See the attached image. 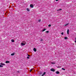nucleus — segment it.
Returning a JSON list of instances; mask_svg holds the SVG:
<instances>
[{
	"mask_svg": "<svg viewBox=\"0 0 76 76\" xmlns=\"http://www.w3.org/2000/svg\"><path fill=\"white\" fill-rule=\"evenodd\" d=\"M27 56H28V57H31V56H30V55H28V54H27Z\"/></svg>",
	"mask_w": 76,
	"mask_h": 76,
	"instance_id": "bb28decb",
	"label": "nucleus"
},
{
	"mask_svg": "<svg viewBox=\"0 0 76 76\" xmlns=\"http://www.w3.org/2000/svg\"><path fill=\"white\" fill-rule=\"evenodd\" d=\"M61 67V66H59L57 67V68H60Z\"/></svg>",
	"mask_w": 76,
	"mask_h": 76,
	"instance_id": "2eb2a0df",
	"label": "nucleus"
},
{
	"mask_svg": "<svg viewBox=\"0 0 76 76\" xmlns=\"http://www.w3.org/2000/svg\"><path fill=\"white\" fill-rule=\"evenodd\" d=\"M23 43H25V44H26V42H25V41H23Z\"/></svg>",
	"mask_w": 76,
	"mask_h": 76,
	"instance_id": "aec40b11",
	"label": "nucleus"
},
{
	"mask_svg": "<svg viewBox=\"0 0 76 76\" xmlns=\"http://www.w3.org/2000/svg\"><path fill=\"white\" fill-rule=\"evenodd\" d=\"M51 24H49L48 25V26L49 27H50V26H51Z\"/></svg>",
	"mask_w": 76,
	"mask_h": 76,
	"instance_id": "412c9836",
	"label": "nucleus"
},
{
	"mask_svg": "<svg viewBox=\"0 0 76 76\" xmlns=\"http://www.w3.org/2000/svg\"><path fill=\"white\" fill-rule=\"evenodd\" d=\"M14 55H15V53H13L11 54V56H14Z\"/></svg>",
	"mask_w": 76,
	"mask_h": 76,
	"instance_id": "4468645a",
	"label": "nucleus"
},
{
	"mask_svg": "<svg viewBox=\"0 0 76 76\" xmlns=\"http://www.w3.org/2000/svg\"><path fill=\"white\" fill-rule=\"evenodd\" d=\"M50 71L52 72H55V69H54L52 68L50 69Z\"/></svg>",
	"mask_w": 76,
	"mask_h": 76,
	"instance_id": "f257e3e1",
	"label": "nucleus"
},
{
	"mask_svg": "<svg viewBox=\"0 0 76 76\" xmlns=\"http://www.w3.org/2000/svg\"><path fill=\"white\" fill-rule=\"evenodd\" d=\"M30 6L31 7V8H33V7H34V5H33L32 4H30Z\"/></svg>",
	"mask_w": 76,
	"mask_h": 76,
	"instance_id": "f03ea898",
	"label": "nucleus"
},
{
	"mask_svg": "<svg viewBox=\"0 0 76 76\" xmlns=\"http://www.w3.org/2000/svg\"><path fill=\"white\" fill-rule=\"evenodd\" d=\"M56 74H59V73H60V72H59L58 71H57L56 72Z\"/></svg>",
	"mask_w": 76,
	"mask_h": 76,
	"instance_id": "9d476101",
	"label": "nucleus"
},
{
	"mask_svg": "<svg viewBox=\"0 0 76 76\" xmlns=\"http://www.w3.org/2000/svg\"><path fill=\"white\" fill-rule=\"evenodd\" d=\"M62 70H65L66 69L63 68H62Z\"/></svg>",
	"mask_w": 76,
	"mask_h": 76,
	"instance_id": "6ab92c4d",
	"label": "nucleus"
},
{
	"mask_svg": "<svg viewBox=\"0 0 76 76\" xmlns=\"http://www.w3.org/2000/svg\"><path fill=\"white\" fill-rule=\"evenodd\" d=\"M27 58H28V59H29V58H29V57L28 56L27 57Z\"/></svg>",
	"mask_w": 76,
	"mask_h": 76,
	"instance_id": "b1692460",
	"label": "nucleus"
},
{
	"mask_svg": "<svg viewBox=\"0 0 76 76\" xmlns=\"http://www.w3.org/2000/svg\"><path fill=\"white\" fill-rule=\"evenodd\" d=\"M1 65H3V66H5L6 65L5 64L3 63H0Z\"/></svg>",
	"mask_w": 76,
	"mask_h": 76,
	"instance_id": "7ed1b4c3",
	"label": "nucleus"
},
{
	"mask_svg": "<svg viewBox=\"0 0 76 76\" xmlns=\"http://www.w3.org/2000/svg\"><path fill=\"white\" fill-rule=\"evenodd\" d=\"M45 73H46V72H44V73L42 75V76H44L45 75Z\"/></svg>",
	"mask_w": 76,
	"mask_h": 76,
	"instance_id": "423d86ee",
	"label": "nucleus"
},
{
	"mask_svg": "<svg viewBox=\"0 0 76 76\" xmlns=\"http://www.w3.org/2000/svg\"><path fill=\"white\" fill-rule=\"evenodd\" d=\"M62 10L61 9H60L57 10V11H60V10Z\"/></svg>",
	"mask_w": 76,
	"mask_h": 76,
	"instance_id": "dca6fc26",
	"label": "nucleus"
},
{
	"mask_svg": "<svg viewBox=\"0 0 76 76\" xmlns=\"http://www.w3.org/2000/svg\"><path fill=\"white\" fill-rule=\"evenodd\" d=\"M42 72L41 71L39 72V75H42Z\"/></svg>",
	"mask_w": 76,
	"mask_h": 76,
	"instance_id": "1a4fd4ad",
	"label": "nucleus"
},
{
	"mask_svg": "<svg viewBox=\"0 0 76 76\" xmlns=\"http://www.w3.org/2000/svg\"><path fill=\"white\" fill-rule=\"evenodd\" d=\"M56 1H58V0H56Z\"/></svg>",
	"mask_w": 76,
	"mask_h": 76,
	"instance_id": "c756f323",
	"label": "nucleus"
},
{
	"mask_svg": "<svg viewBox=\"0 0 76 76\" xmlns=\"http://www.w3.org/2000/svg\"><path fill=\"white\" fill-rule=\"evenodd\" d=\"M67 39V37H65V39Z\"/></svg>",
	"mask_w": 76,
	"mask_h": 76,
	"instance_id": "4be33fe9",
	"label": "nucleus"
},
{
	"mask_svg": "<svg viewBox=\"0 0 76 76\" xmlns=\"http://www.w3.org/2000/svg\"><path fill=\"white\" fill-rule=\"evenodd\" d=\"M41 21V20H39V22H40Z\"/></svg>",
	"mask_w": 76,
	"mask_h": 76,
	"instance_id": "cd10ccee",
	"label": "nucleus"
},
{
	"mask_svg": "<svg viewBox=\"0 0 76 76\" xmlns=\"http://www.w3.org/2000/svg\"><path fill=\"white\" fill-rule=\"evenodd\" d=\"M69 23H68L67 24H66L65 25V26H67V25H69Z\"/></svg>",
	"mask_w": 76,
	"mask_h": 76,
	"instance_id": "ddd939ff",
	"label": "nucleus"
},
{
	"mask_svg": "<svg viewBox=\"0 0 76 76\" xmlns=\"http://www.w3.org/2000/svg\"><path fill=\"white\" fill-rule=\"evenodd\" d=\"M3 67V66L0 65V67Z\"/></svg>",
	"mask_w": 76,
	"mask_h": 76,
	"instance_id": "f3484780",
	"label": "nucleus"
},
{
	"mask_svg": "<svg viewBox=\"0 0 76 76\" xmlns=\"http://www.w3.org/2000/svg\"><path fill=\"white\" fill-rule=\"evenodd\" d=\"M61 35H63V34H64V33H63V32H62V33H61Z\"/></svg>",
	"mask_w": 76,
	"mask_h": 76,
	"instance_id": "5701e85b",
	"label": "nucleus"
},
{
	"mask_svg": "<svg viewBox=\"0 0 76 76\" xmlns=\"http://www.w3.org/2000/svg\"><path fill=\"white\" fill-rule=\"evenodd\" d=\"M46 28H44V29L42 31V32H44V31H45L46 30Z\"/></svg>",
	"mask_w": 76,
	"mask_h": 76,
	"instance_id": "f8f14e48",
	"label": "nucleus"
},
{
	"mask_svg": "<svg viewBox=\"0 0 76 76\" xmlns=\"http://www.w3.org/2000/svg\"><path fill=\"white\" fill-rule=\"evenodd\" d=\"M46 33H48V32H49V31H46Z\"/></svg>",
	"mask_w": 76,
	"mask_h": 76,
	"instance_id": "a878e982",
	"label": "nucleus"
},
{
	"mask_svg": "<svg viewBox=\"0 0 76 76\" xmlns=\"http://www.w3.org/2000/svg\"><path fill=\"white\" fill-rule=\"evenodd\" d=\"M41 41H43V40L42 39H41Z\"/></svg>",
	"mask_w": 76,
	"mask_h": 76,
	"instance_id": "c85d7f7f",
	"label": "nucleus"
},
{
	"mask_svg": "<svg viewBox=\"0 0 76 76\" xmlns=\"http://www.w3.org/2000/svg\"><path fill=\"white\" fill-rule=\"evenodd\" d=\"M21 45H22V46H23V45H25V43H22L21 44Z\"/></svg>",
	"mask_w": 76,
	"mask_h": 76,
	"instance_id": "39448f33",
	"label": "nucleus"
},
{
	"mask_svg": "<svg viewBox=\"0 0 76 76\" xmlns=\"http://www.w3.org/2000/svg\"><path fill=\"white\" fill-rule=\"evenodd\" d=\"M33 70V69H31L30 70V72H31V71Z\"/></svg>",
	"mask_w": 76,
	"mask_h": 76,
	"instance_id": "393cba45",
	"label": "nucleus"
},
{
	"mask_svg": "<svg viewBox=\"0 0 76 76\" xmlns=\"http://www.w3.org/2000/svg\"><path fill=\"white\" fill-rule=\"evenodd\" d=\"M33 50L35 52H36V51H37V49H36L35 48H34L33 49Z\"/></svg>",
	"mask_w": 76,
	"mask_h": 76,
	"instance_id": "20e7f679",
	"label": "nucleus"
},
{
	"mask_svg": "<svg viewBox=\"0 0 76 76\" xmlns=\"http://www.w3.org/2000/svg\"><path fill=\"white\" fill-rule=\"evenodd\" d=\"M6 63H10V61H6Z\"/></svg>",
	"mask_w": 76,
	"mask_h": 76,
	"instance_id": "6e6552de",
	"label": "nucleus"
},
{
	"mask_svg": "<svg viewBox=\"0 0 76 76\" xmlns=\"http://www.w3.org/2000/svg\"><path fill=\"white\" fill-rule=\"evenodd\" d=\"M11 41L12 42H15V40H14L12 39L11 40Z\"/></svg>",
	"mask_w": 76,
	"mask_h": 76,
	"instance_id": "9b49d317",
	"label": "nucleus"
},
{
	"mask_svg": "<svg viewBox=\"0 0 76 76\" xmlns=\"http://www.w3.org/2000/svg\"><path fill=\"white\" fill-rule=\"evenodd\" d=\"M27 11H29L30 10H29V9L28 8H27Z\"/></svg>",
	"mask_w": 76,
	"mask_h": 76,
	"instance_id": "a211bd4d",
	"label": "nucleus"
},
{
	"mask_svg": "<svg viewBox=\"0 0 76 76\" xmlns=\"http://www.w3.org/2000/svg\"><path fill=\"white\" fill-rule=\"evenodd\" d=\"M51 64H53V63H52Z\"/></svg>",
	"mask_w": 76,
	"mask_h": 76,
	"instance_id": "7c9ffc66",
	"label": "nucleus"
},
{
	"mask_svg": "<svg viewBox=\"0 0 76 76\" xmlns=\"http://www.w3.org/2000/svg\"><path fill=\"white\" fill-rule=\"evenodd\" d=\"M69 29H68L67 30V33L68 35H69Z\"/></svg>",
	"mask_w": 76,
	"mask_h": 76,
	"instance_id": "0eeeda50",
	"label": "nucleus"
}]
</instances>
